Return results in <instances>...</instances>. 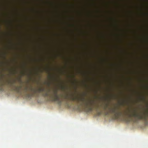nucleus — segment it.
<instances>
[{
	"label": "nucleus",
	"mask_w": 148,
	"mask_h": 148,
	"mask_svg": "<svg viewBox=\"0 0 148 148\" xmlns=\"http://www.w3.org/2000/svg\"><path fill=\"white\" fill-rule=\"evenodd\" d=\"M64 98L66 99L69 98L72 101H76L78 102L80 101L82 102L87 108L86 110L87 112L92 111L93 107L98 106L95 103L94 100H89V101L88 102L86 101L85 99L83 97H78L72 96L69 97L68 95H66L64 96Z\"/></svg>",
	"instance_id": "obj_1"
},
{
	"label": "nucleus",
	"mask_w": 148,
	"mask_h": 148,
	"mask_svg": "<svg viewBox=\"0 0 148 148\" xmlns=\"http://www.w3.org/2000/svg\"><path fill=\"white\" fill-rule=\"evenodd\" d=\"M127 114L130 117H134L138 120H143L147 121L148 117V112L147 111L146 113L142 114H138L135 109H133L132 112L130 111Z\"/></svg>",
	"instance_id": "obj_2"
},
{
	"label": "nucleus",
	"mask_w": 148,
	"mask_h": 148,
	"mask_svg": "<svg viewBox=\"0 0 148 148\" xmlns=\"http://www.w3.org/2000/svg\"><path fill=\"white\" fill-rule=\"evenodd\" d=\"M54 101L57 102L58 103L61 105L62 102V100L60 99V96L58 94V90L54 89L53 90V94L52 95L50 96Z\"/></svg>",
	"instance_id": "obj_3"
},
{
	"label": "nucleus",
	"mask_w": 148,
	"mask_h": 148,
	"mask_svg": "<svg viewBox=\"0 0 148 148\" xmlns=\"http://www.w3.org/2000/svg\"><path fill=\"white\" fill-rule=\"evenodd\" d=\"M118 109L116 106H115L113 108H109L110 112L114 114L116 118H118L121 114V112L118 111L117 110Z\"/></svg>",
	"instance_id": "obj_4"
},
{
	"label": "nucleus",
	"mask_w": 148,
	"mask_h": 148,
	"mask_svg": "<svg viewBox=\"0 0 148 148\" xmlns=\"http://www.w3.org/2000/svg\"><path fill=\"white\" fill-rule=\"evenodd\" d=\"M24 90L26 92L29 90L31 92H34V93H36L37 91L35 89L33 88L32 86L29 87L26 86L24 88Z\"/></svg>",
	"instance_id": "obj_5"
},
{
	"label": "nucleus",
	"mask_w": 148,
	"mask_h": 148,
	"mask_svg": "<svg viewBox=\"0 0 148 148\" xmlns=\"http://www.w3.org/2000/svg\"><path fill=\"white\" fill-rule=\"evenodd\" d=\"M33 93L32 94L26 93L25 94V97L27 99L31 98L32 97L34 96V95L36 94L34 93V92H32Z\"/></svg>",
	"instance_id": "obj_6"
},
{
	"label": "nucleus",
	"mask_w": 148,
	"mask_h": 148,
	"mask_svg": "<svg viewBox=\"0 0 148 148\" xmlns=\"http://www.w3.org/2000/svg\"><path fill=\"white\" fill-rule=\"evenodd\" d=\"M36 90V94L37 92H38L39 93H43L45 91V89L43 87H41V88H38V89L37 90L36 89H35Z\"/></svg>",
	"instance_id": "obj_7"
},
{
	"label": "nucleus",
	"mask_w": 148,
	"mask_h": 148,
	"mask_svg": "<svg viewBox=\"0 0 148 148\" xmlns=\"http://www.w3.org/2000/svg\"><path fill=\"white\" fill-rule=\"evenodd\" d=\"M50 90H48V91H45L44 92L42 93V95L44 97H47L48 96H49L51 97L50 96L51 95H50L49 93V92Z\"/></svg>",
	"instance_id": "obj_8"
},
{
	"label": "nucleus",
	"mask_w": 148,
	"mask_h": 148,
	"mask_svg": "<svg viewBox=\"0 0 148 148\" xmlns=\"http://www.w3.org/2000/svg\"><path fill=\"white\" fill-rule=\"evenodd\" d=\"M22 88L21 86H17V87H15V90L17 92H19L21 88Z\"/></svg>",
	"instance_id": "obj_9"
},
{
	"label": "nucleus",
	"mask_w": 148,
	"mask_h": 148,
	"mask_svg": "<svg viewBox=\"0 0 148 148\" xmlns=\"http://www.w3.org/2000/svg\"><path fill=\"white\" fill-rule=\"evenodd\" d=\"M14 82H12L11 81H9L8 82V84L10 86H11L14 83Z\"/></svg>",
	"instance_id": "obj_10"
},
{
	"label": "nucleus",
	"mask_w": 148,
	"mask_h": 148,
	"mask_svg": "<svg viewBox=\"0 0 148 148\" xmlns=\"http://www.w3.org/2000/svg\"><path fill=\"white\" fill-rule=\"evenodd\" d=\"M108 105L107 104H106L103 107V108L104 110H106L107 108H108Z\"/></svg>",
	"instance_id": "obj_11"
},
{
	"label": "nucleus",
	"mask_w": 148,
	"mask_h": 148,
	"mask_svg": "<svg viewBox=\"0 0 148 148\" xmlns=\"http://www.w3.org/2000/svg\"><path fill=\"white\" fill-rule=\"evenodd\" d=\"M126 119V121L127 122H130L131 120V119L130 118H127Z\"/></svg>",
	"instance_id": "obj_12"
},
{
	"label": "nucleus",
	"mask_w": 148,
	"mask_h": 148,
	"mask_svg": "<svg viewBox=\"0 0 148 148\" xmlns=\"http://www.w3.org/2000/svg\"><path fill=\"white\" fill-rule=\"evenodd\" d=\"M102 114V112H97V115L98 116H99L101 115Z\"/></svg>",
	"instance_id": "obj_13"
},
{
	"label": "nucleus",
	"mask_w": 148,
	"mask_h": 148,
	"mask_svg": "<svg viewBox=\"0 0 148 148\" xmlns=\"http://www.w3.org/2000/svg\"><path fill=\"white\" fill-rule=\"evenodd\" d=\"M0 90L1 91H3L4 90L3 88L2 87H1L0 88Z\"/></svg>",
	"instance_id": "obj_14"
},
{
	"label": "nucleus",
	"mask_w": 148,
	"mask_h": 148,
	"mask_svg": "<svg viewBox=\"0 0 148 148\" xmlns=\"http://www.w3.org/2000/svg\"><path fill=\"white\" fill-rule=\"evenodd\" d=\"M109 114V113L108 112H106L105 113V115H108Z\"/></svg>",
	"instance_id": "obj_15"
},
{
	"label": "nucleus",
	"mask_w": 148,
	"mask_h": 148,
	"mask_svg": "<svg viewBox=\"0 0 148 148\" xmlns=\"http://www.w3.org/2000/svg\"><path fill=\"white\" fill-rule=\"evenodd\" d=\"M62 89H63V90H64V87H62Z\"/></svg>",
	"instance_id": "obj_16"
},
{
	"label": "nucleus",
	"mask_w": 148,
	"mask_h": 148,
	"mask_svg": "<svg viewBox=\"0 0 148 148\" xmlns=\"http://www.w3.org/2000/svg\"><path fill=\"white\" fill-rule=\"evenodd\" d=\"M135 121H136V120H134V122H135Z\"/></svg>",
	"instance_id": "obj_17"
},
{
	"label": "nucleus",
	"mask_w": 148,
	"mask_h": 148,
	"mask_svg": "<svg viewBox=\"0 0 148 148\" xmlns=\"http://www.w3.org/2000/svg\"><path fill=\"white\" fill-rule=\"evenodd\" d=\"M68 104V106H69V105L68 104Z\"/></svg>",
	"instance_id": "obj_18"
}]
</instances>
